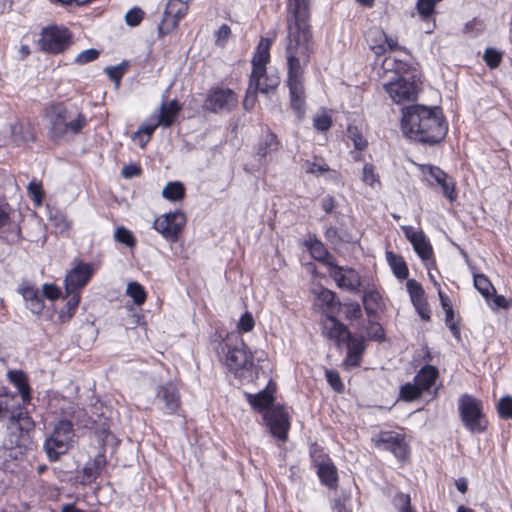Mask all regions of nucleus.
<instances>
[{"label":"nucleus","instance_id":"obj_1","mask_svg":"<svg viewBox=\"0 0 512 512\" xmlns=\"http://www.w3.org/2000/svg\"><path fill=\"white\" fill-rule=\"evenodd\" d=\"M310 0H289L286 45L287 78H303L304 70L314 52V42L308 24Z\"/></svg>","mask_w":512,"mask_h":512},{"label":"nucleus","instance_id":"obj_2","mask_svg":"<svg viewBox=\"0 0 512 512\" xmlns=\"http://www.w3.org/2000/svg\"><path fill=\"white\" fill-rule=\"evenodd\" d=\"M402 129L409 138L427 144L439 143L447 133L440 109L421 105L403 110Z\"/></svg>","mask_w":512,"mask_h":512},{"label":"nucleus","instance_id":"obj_3","mask_svg":"<svg viewBox=\"0 0 512 512\" xmlns=\"http://www.w3.org/2000/svg\"><path fill=\"white\" fill-rule=\"evenodd\" d=\"M47 118L49 136L55 142L77 135L87 124V118L83 113L72 111L61 103L50 107Z\"/></svg>","mask_w":512,"mask_h":512},{"label":"nucleus","instance_id":"obj_4","mask_svg":"<svg viewBox=\"0 0 512 512\" xmlns=\"http://www.w3.org/2000/svg\"><path fill=\"white\" fill-rule=\"evenodd\" d=\"M215 351L220 361L237 376L253 366V355L238 333L228 334L218 342Z\"/></svg>","mask_w":512,"mask_h":512},{"label":"nucleus","instance_id":"obj_5","mask_svg":"<svg viewBox=\"0 0 512 512\" xmlns=\"http://www.w3.org/2000/svg\"><path fill=\"white\" fill-rule=\"evenodd\" d=\"M75 432L73 425L68 420L58 421L44 442V450L50 461H56L72 448Z\"/></svg>","mask_w":512,"mask_h":512},{"label":"nucleus","instance_id":"obj_6","mask_svg":"<svg viewBox=\"0 0 512 512\" xmlns=\"http://www.w3.org/2000/svg\"><path fill=\"white\" fill-rule=\"evenodd\" d=\"M458 409L465 428L471 433H483L487 421L482 411V402L469 394H463L458 401Z\"/></svg>","mask_w":512,"mask_h":512},{"label":"nucleus","instance_id":"obj_7","mask_svg":"<svg viewBox=\"0 0 512 512\" xmlns=\"http://www.w3.org/2000/svg\"><path fill=\"white\" fill-rule=\"evenodd\" d=\"M154 404L163 415H175L181 407V396L173 382L159 385L156 389Z\"/></svg>","mask_w":512,"mask_h":512},{"label":"nucleus","instance_id":"obj_8","mask_svg":"<svg viewBox=\"0 0 512 512\" xmlns=\"http://www.w3.org/2000/svg\"><path fill=\"white\" fill-rule=\"evenodd\" d=\"M420 170L429 185H439L442 189L443 196L450 202H454L457 199L455 181L441 168L429 164H422L420 165Z\"/></svg>","mask_w":512,"mask_h":512},{"label":"nucleus","instance_id":"obj_9","mask_svg":"<svg viewBox=\"0 0 512 512\" xmlns=\"http://www.w3.org/2000/svg\"><path fill=\"white\" fill-rule=\"evenodd\" d=\"M185 222V215L181 211H174L157 217L153 222V228L167 241L175 242Z\"/></svg>","mask_w":512,"mask_h":512},{"label":"nucleus","instance_id":"obj_10","mask_svg":"<svg viewBox=\"0 0 512 512\" xmlns=\"http://www.w3.org/2000/svg\"><path fill=\"white\" fill-rule=\"evenodd\" d=\"M70 33L65 28L48 27L43 29L39 39L41 50L50 54L63 52L69 45Z\"/></svg>","mask_w":512,"mask_h":512},{"label":"nucleus","instance_id":"obj_11","mask_svg":"<svg viewBox=\"0 0 512 512\" xmlns=\"http://www.w3.org/2000/svg\"><path fill=\"white\" fill-rule=\"evenodd\" d=\"M237 103V95L231 89L216 88L207 96L204 107L214 113L229 112Z\"/></svg>","mask_w":512,"mask_h":512},{"label":"nucleus","instance_id":"obj_12","mask_svg":"<svg viewBox=\"0 0 512 512\" xmlns=\"http://www.w3.org/2000/svg\"><path fill=\"white\" fill-rule=\"evenodd\" d=\"M264 420L271 434L281 441L287 440L290 421L288 413L281 406H274L264 414Z\"/></svg>","mask_w":512,"mask_h":512},{"label":"nucleus","instance_id":"obj_13","mask_svg":"<svg viewBox=\"0 0 512 512\" xmlns=\"http://www.w3.org/2000/svg\"><path fill=\"white\" fill-rule=\"evenodd\" d=\"M373 441L377 448L392 452L398 459H404L408 454V447L403 436L396 432H382Z\"/></svg>","mask_w":512,"mask_h":512},{"label":"nucleus","instance_id":"obj_14","mask_svg":"<svg viewBox=\"0 0 512 512\" xmlns=\"http://www.w3.org/2000/svg\"><path fill=\"white\" fill-rule=\"evenodd\" d=\"M93 273L94 270L91 264L78 263L65 277V292L79 293L78 290L82 289L89 282Z\"/></svg>","mask_w":512,"mask_h":512},{"label":"nucleus","instance_id":"obj_15","mask_svg":"<svg viewBox=\"0 0 512 512\" xmlns=\"http://www.w3.org/2000/svg\"><path fill=\"white\" fill-rule=\"evenodd\" d=\"M384 89L389 94L393 102L398 104L405 101H414L417 95L414 82L403 77L396 81L384 84Z\"/></svg>","mask_w":512,"mask_h":512},{"label":"nucleus","instance_id":"obj_16","mask_svg":"<svg viewBox=\"0 0 512 512\" xmlns=\"http://www.w3.org/2000/svg\"><path fill=\"white\" fill-rule=\"evenodd\" d=\"M328 266L331 267L330 275L338 287L350 292L358 291L361 285V278L358 272L352 268L337 266L334 263H328Z\"/></svg>","mask_w":512,"mask_h":512},{"label":"nucleus","instance_id":"obj_17","mask_svg":"<svg viewBox=\"0 0 512 512\" xmlns=\"http://www.w3.org/2000/svg\"><path fill=\"white\" fill-rule=\"evenodd\" d=\"M401 228L417 255L422 260H429L433 255V249L424 232L415 231L411 226H402Z\"/></svg>","mask_w":512,"mask_h":512},{"label":"nucleus","instance_id":"obj_18","mask_svg":"<svg viewBox=\"0 0 512 512\" xmlns=\"http://www.w3.org/2000/svg\"><path fill=\"white\" fill-rule=\"evenodd\" d=\"M406 288L411 298L412 304L414 305L420 317L425 321H429L430 309L421 284L414 279H409L406 282Z\"/></svg>","mask_w":512,"mask_h":512},{"label":"nucleus","instance_id":"obj_19","mask_svg":"<svg viewBox=\"0 0 512 512\" xmlns=\"http://www.w3.org/2000/svg\"><path fill=\"white\" fill-rule=\"evenodd\" d=\"M323 334L330 340L335 341L337 346L346 343L351 338L348 328L335 317L327 315L323 320Z\"/></svg>","mask_w":512,"mask_h":512},{"label":"nucleus","instance_id":"obj_20","mask_svg":"<svg viewBox=\"0 0 512 512\" xmlns=\"http://www.w3.org/2000/svg\"><path fill=\"white\" fill-rule=\"evenodd\" d=\"M290 93V103L298 118L305 114V91L303 78H287Z\"/></svg>","mask_w":512,"mask_h":512},{"label":"nucleus","instance_id":"obj_21","mask_svg":"<svg viewBox=\"0 0 512 512\" xmlns=\"http://www.w3.org/2000/svg\"><path fill=\"white\" fill-rule=\"evenodd\" d=\"M280 83V78L275 73H268L267 70H264L260 75L255 76L254 73H251L249 84L251 89H253L254 93H263L268 94L270 91L275 90Z\"/></svg>","mask_w":512,"mask_h":512},{"label":"nucleus","instance_id":"obj_22","mask_svg":"<svg viewBox=\"0 0 512 512\" xmlns=\"http://www.w3.org/2000/svg\"><path fill=\"white\" fill-rule=\"evenodd\" d=\"M19 293L22 295L26 302L27 308L34 314H39L44 308L43 295L37 288L27 283H23L19 289Z\"/></svg>","mask_w":512,"mask_h":512},{"label":"nucleus","instance_id":"obj_23","mask_svg":"<svg viewBox=\"0 0 512 512\" xmlns=\"http://www.w3.org/2000/svg\"><path fill=\"white\" fill-rule=\"evenodd\" d=\"M276 385L269 381L266 388L257 394H247L249 404L258 411L266 410L274 401Z\"/></svg>","mask_w":512,"mask_h":512},{"label":"nucleus","instance_id":"obj_24","mask_svg":"<svg viewBox=\"0 0 512 512\" xmlns=\"http://www.w3.org/2000/svg\"><path fill=\"white\" fill-rule=\"evenodd\" d=\"M270 41L268 39H261L257 50L252 59V72L254 77L263 73L266 70V64L270 60Z\"/></svg>","mask_w":512,"mask_h":512},{"label":"nucleus","instance_id":"obj_25","mask_svg":"<svg viewBox=\"0 0 512 512\" xmlns=\"http://www.w3.org/2000/svg\"><path fill=\"white\" fill-rule=\"evenodd\" d=\"M106 465V459L103 454H97L94 459L88 462L83 468L81 483L90 484L98 478Z\"/></svg>","mask_w":512,"mask_h":512},{"label":"nucleus","instance_id":"obj_26","mask_svg":"<svg viewBox=\"0 0 512 512\" xmlns=\"http://www.w3.org/2000/svg\"><path fill=\"white\" fill-rule=\"evenodd\" d=\"M369 35L372 37L373 35L379 37L380 41H383V44H377L373 45L372 49L375 52V54L380 55L386 51V47L389 48V50H401L405 53H408V50L404 47L398 46L397 39L393 38L391 36H387L383 30L379 28H373L369 30Z\"/></svg>","mask_w":512,"mask_h":512},{"label":"nucleus","instance_id":"obj_27","mask_svg":"<svg viewBox=\"0 0 512 512\" xmlns=\"http://www.w3.org/2000/svg\"><path fill=\"white\" fill-rule=\"evenodd\" d=\"M19 405L17 394L8 392L0 393V420L9 418L14 421L15 410Z\"/></svg>","mask_w":512,"mask_h":512},{"label":"nucleus","instance_id":"obj_28","mask_svg":"<svg viewBox=\"0 0 512 512\" xmlns=\"http://www.w3.org/2000/svg\"><path fill=\"white\" fill-rule=\"evenodd\" d=\"M438 377V370L432 365H425L414 377V382L424 391H428Z\"/></svg>","mask_w":512,"mask_h":512},{"label":"nucleus","instance_id":"obj_29","mask_svg":"<svg viewBox=\"0 0 512 512\" xmlns=\"http://www.w3.org/2000/svg\"><path fill=\"white\" fill-rule=\"evenodd\" d=\"M317 474L322 484L329 488L337 487V470L331 461L319 463L317 466Z\"/></svg>","mask_w":512,"mask_h":512},{"label":"nucleus","instance_id":"obj_30","mask_svg":"<svg viewBox=\"0 0 512 512\" xmlns=\"http://www.w3.org/2000/svg\"><path fill=\"white\" fill-rule=\"evenodd\" d=\"M8 379L16 386L18 393L20 394L23 404L30 401V389L27 383V379L23 372L18 370H11L7 373Z\"/></svg>","mask_w":512,"mask_h":512},{"label":"nucleus","instance_id":"obj_31","mask_svg":"<svg viewBox=\"0 0 512 512\" xmlns=\"http://www.w3.org/2000/svg\"><path fill=\"white\" fill-rule=\"evenodd\" d=\"M179 111L180 106L176 100L163 103L160 107V113L157 118L158 123L164 127H170Z\"/></svg>","mask_w":512,"mask_h":512},{"label":"nucleus","instance_id":"obj_32","mask_svg":"<svg viewBox=\"0 0 512 512\" xmlns=\"http://www.w3.org/2000/svg\"><path fill=\"white\" fill-rule=\"evenodd\" d=\"M34 421L32 418L28 415L27 412H23L19 410L18 412L15 411V419L14 421L10 420V430H18L20 432L25 433L26 435H29V432L33 430L34 428Z\"/></svg>","mask_w":512,"mask_h":512},{"label":"nucleus","instance_id":"obj_33","mask_svg":"<svg viewBox=\"0 0 512 512\" xmlns=\"http://www.w3.org/2000/svg\"><path fill=\"white\" fill-rule=\"evenodd\" d=\"M382 298L377 291L370 290L363 294V306L366 314L371 317L374 316L381 308Z\"/></svg>","mask_w":512,"mask_h":512},{"label":"nucleus","instance_id":"obj_34","mask_svg":"<svg viewBox=\"0 0 512 512\" xmlns=\"http://www.w3.org/2000/svg\"><path fill=\"white\" fill-rule=\"evenodd\" d=\"M386 257L394 275L397 278L405 279L408 277V268L402 257L395 255L392 252H387Z\"/></svg>","mask_w":512,"mask_h":512},{"label":"nucleus","instance_id":"obj_35","mask_svg":"<svg viewBox=\"0 0 512 512\" xmlns=\"http://www.w3.org/2000/svg\"><path fill=\"white\" fill-rule=\"evenodd\" d=\"M279 142L275 134L271 132H267L258 147V155L261 157H266L271 152L278 150Z\"/></svg>","mask_w":512,"mask_h":512},{"label":"nucleus","instance_id":"obj_36","mask_svg":"<svg viewBox=\"0 0 512 512\" xmlns=\"http://www.w3.org/2000/svg\"><path fill=\"white\" fill-rule=\"evenodd\" d=\"M68 301L65 307L59 312V318L62 322L68 321L75 313V310L80 302L79 293H66Z\"/></svg>","mask_w":512,"mask_h":512},{"label":"nucleus","instance_id":"obj_37","mask_svg":"<svg viewBox=\"0 0 512 512\" xmlns=\"http://www.w3.org/2000/svg\"><path fill=\"white\" fill-rule=\"evenodd\" d=\"M185 188L180 182H170L162 190V196L170 201H177L184 197Z\"/></svg>","mask_w":512,"mask_h":512},{"label":"nucleus","instance_id":"obj_38","mask_svg":"<svg viewBox=\"0 0 512 512\" xmlns=\"http://www.w3.org/2000/svg\"><path fill=\"white\" fill-rule=\"evenodd\" d=\"M474 286L486 300L495 293V288L484 274L474 275Z\"/></svg>","mask_w":512,"mask_h":512},{"label":"nucleus","instance_id":"obj_39","mask_svg":"<svg viewBox=\"0 0 512 512\" xmlns=\"http://www.w3.org/2000/svg\"><path fill=\"white\" fill-rule=\"evenodd\" d=\"M126 294L132 298L133 302L140 306L146 300V291L138 282H130L126 288Z\"/></svg>","mask_w":512,"mask_h":512},{"label":"nucleus","instance_id":"obj_40","mask_svg":"<svg viewBox=\"0 0 512 512\" xmlns=\"http://www.w3.org/2000/svg\"><path fill=\"white\" fill-rule=\"evenodd\" d=\"M309 251L314 259L326 263L327 265L328 263H333L329 260V254L321 241H311L309 245Z\"/></svg>","mask_w":512,"mask_h":512},{"label":"nucleus","instance_id":"obj_41","mask_svg":"<svg viewBox=\"0 0 512 512\" xmlns=\"http://www.w3.org/2000/svg\"><path fill=\"white\" fill-rule=\"evenodd\" d=\"M179 19L172 14H167V11H164L163 18L158 25V33L160 36H164L174 30L179 23Z\"/></svg>","mask_w":512,"mask_h":512},{"label":"nucleus","instance_id":"obj_42","mask_svg":"<svg viewBox=\"0 0 512 512\" xmlns=\"http://www.w3.org/2000/svg\"><path fill=\"white\" fill-rule=\"evenodd\" d=\"M10 431L11 432L9 434V437L5 442V446L9 449H12L14 447H25L28 442L29 435H26L25 433L15 429Z\"/></svg>","mask_w":512,"mask_h":512},{"label":"nucleus","instance_id":"obj_43","mask_svg":"<svg viewBox=\"0 0 512 512\" xmlns=\"http://www.w3.org/2000/svg\"><path fill=\"white\" fill-rule=\"evenodd\" d=\"M165 10L167 11V14H172L180 20L187 13L188 3L182 0H169Z\"/></svg>","mask_w":512,"mask_h":512},{"label":"nucleus","instance_id":"obj_44","mask_svg":"<svg viewBox=\"0 0 512 512\" xmlns=\"http://www.w3.org/2000/svg\"><path fill=\"white\" fill-rule=\"evenodd\" d=\"M423 391L413 381V383H406L400 389V396L405 401H413L418 399L422 395Z\"/></svg>","mask_w":512,"mask_h":512},{"label":"nucleus","instance_id":"obj_45","mask_svg":"<svg viewBox=\"0 0 512 512\" xmlns=\"http://www.w3.org/2000/svg\"><path fill=\"white\" fill-rule=\"evenodd\" d=\"M115 241L124 244L128 247H134L136 245V239L132 232L124 226L117 227L114 232Z\"/></svg>","mask_w":512,"mask_h":512},{"label":"nucleus","instance_id":"obj_46","mask_svg":"<svg viewBox=\"0 0 512 512\" xmlns=\"http://www.w3.org/2000/svg\"><path fill=\"white\" fill-rule=\"evenodd\" d=\"M316 303H321L327 309H331L336 306L335 294L331 290L321 287L316 292Z\"/></svg>","mask_w":512,"mask_h":512},{"label":"nucleus","instance_id":"obj_47","mask_svg":"<svg viewBox=\"0 0 512 512\" xmlns=\"http://www.w3.org/2000/svg\"><path fill=\"white\" fill-rule=\"evenodd\" d=\"M345 344H347V352L360 358L362 357V354L365 350V344L362 338H356L351 335V338L347 339Z\"/></svg>","mask_w":512,"mask_h":512},{"label":"nucleus","instance_id":"obj_48","mask_svg":"<svg viewBox=\"0 0 512 512\" xmlns=\"http://www.w3.org/2000/svg\"><path fill=\"white\" fill-rule=\"evenodd\" d=\"M498 413L503 419H511L512 418V397L505 396L502 397L498 402Z\"/></svg>","mask_w":512,"mask_h":512},{"label":"nucleus","instance_id":"obj_49","mask_svg":"<svg viewBox=\"0 0 512 512\" xmlns=\"http://www.w3.org/2000/svg\"><path fill=\"white\" fill-rule=\"evenodd\" d=\"M483 59L486 64L493 69L499 66L502 54L494 48H487L484 52Z\"/></svg>","mask_w":512,"mask_h":512},{"label":"nucleus","instance_id":"obj_50","mask_svg":"<svg viewBox=\"0 0 512 512\" xmlns=\"http://www.w3.org/2000/svg\"><path fill=\"white\" fill-rule=\"evenodd\" d=\"M445 323L447 327L452 332L453 336L460 340L461 334H460V328L458 321L455 320L454 311L453 309H446L445 311Z\"/></svg>","mask_w":512,"mask_h":512},{"label":"nucleus","instance_id":"obj_51","mask_svg":"<svg viewBox=\"0 0 512 512\" xmlns=\"http://www.w3.org/2000/svg\"><path fill=\"white\" fill-rule=\"evenodd\" d=\"M126 70V64H120L117 66L105 67L104 71L110 80L114 81L117 85L123 77Z\"/></svg>","mask_w":512,"mask_h":512},{"label":"nucleus","instance_id":"obj_52","mask_svg":"<svg viewBox=\"0 0 512 512\" xmlns=\"http://www.w3.org/2000/svg\"><path fill=\"white\" fill-rule=\"evenodd\" d=\"M348 134H349V138L353 141V144L356 149L363 150L366 148L367 141L362 136V134L358 131L357 127L349 126Z\"/></svg>","mask_w":512,"mask_h":512},{"label":"nucleus","instance_id":"obj_53","mask_svg":"<svg viewBox=\"0 0 512 512\" xmlns=\"http://www.w3.org/2000/svg\"><path fill=\"white\" fill-rule=\"evenodd\" d=\"M144 16V12L140 8H132L125 14V21L131 27L138 26Z\"/></svg>","mask_w":512,"mask_h":512},{"label":"nucleus","instance_id":"obj_54","mask_svg":"<svg viewBox=\"0 0 512 512\" xmlns=\"http://www.w3.org/2000/svg\"><path fill=\"white\" fill-rule=\"evenodd\" d=\"M367 336L370 340L381 341L384 339V330L379 323L369 321L367 326Z\"/></svg>","mask_w":512,"mask_h":512},{"label":"nucleus","instance_id":"obj_55","mask_svg":"<svg viewBox=\"0 0 512 512\" xmlns=\"http://www.w3.org/2000/svg\"><path fill=\"white\" fill-rule=\"evenodd\" d=\"M255 326V321L250 312H245L239 319L237 328L240 332H250Z\"/></svg>","mask_w":512,"mask_h":512},{"label":"nucleus","instance_id":"obj_56","mask_svg":"<svg viewBox=\"0 0 512 512\" xmlns=\"http://www.w3.org/2000/svg\"><path fill=\"white\" fill-rule=\"evenodd\" d=\"M325 376H326L327 382L331 385V387L335 391L341 392L344 390V384L342 383L337 371L327 369L325 371Z\"/></svg>","mask_w":512,"mask_h":512},{"label":"nucleus","instance_id":"obj_57","mask_svg":"<svg viewBox=\"0 0 512 512\" xmlns=\"http://www.w3.org/2000/svg\"><path fill=\"white\" fill-rule=\"evenodd\" d=\"M98 56H99V51L97 49H94V48L87 49L77 55V57L75 58V62L78 64H81V65L87 64V63L92 62L95 59H97Z\"/></svg>","mask_w":512,"mask_h":512},{"label":"nucleus","instance_id":"obj_58","mask_svg":"<svg viewBox=\"0 0 512 512\" xmlns=\"http://www.w3.org/2000/svg\"><path fill=\"white\" fill-rule=\"evenodd\" d=\"M362 180L369 186H374V184L378 182V176L376 175L374 166L372 164L364 165Z\"/></svg>","mask_w":512,"mask_h":512},{"label":"nucleus","instance_id":"obj_59","mask_svg":"<svg viewBox=\"0 0 512 512\" xmlns=\"http://www.w3.org/2000/svg\"><path fill=\"white\" fill-rule=\"evenodd\" d=\"M329 171V166L321 161V162H309L306 163V172L314 175H321L324 172Z\"/></svg>","mask_w":512,"mask_h":512},{"label":"nucleus","instance_id":"obj_60","mask_svg":"<svg viewBox=\"0 0 512 512\" xmlns=\"http://www.w3.org/2000/svg\"><path fill=\"white\" fill-rule=\"evenodd\" d=\"M158 126H160L158 121L153 122V123L143 124L137 129V131H135L132 134L131 138H132V140H136V137L139 136L140 134H144L145 136L151 138V136L153 135L154 131L156 130V128Z\"/></svg>","mask_w":512,"mask_h":512},{"label":"nucleus","instance_id":"obj_61","mask_svg":"<svg viewBox=\"0 0 512 512\" xmlns=\"http://www.w3.org/2000/svg\"><path fill=\"white\" fill-rule=\"evenodd\" d=\"M314 127L319 131H326L332 125L331 117L327 114L317 115L314 118Z\"/></svg>","mask_w":512,"mask_h":512},{"label":"nucleus","instance_id":"obj_62","mask_svg":"<svg viewBox=\"0 0 512 512\" xmlns=\"http://www.w3.org/2000/svg\"><path fill=\"white\" fill-rule=\"evenodd\" d=\"M230 34V27L227 24L221 25L218 31L216 32V44L220 47H224L227 43Z\"/></svg>","mask_w":512,"mask_h":512},{"label":"nucleus","instance_id":"obj_63","mask_svg":"<svg viewBox=\"0 0 512 512\" xmlns=\"http://www.w3.org/2000/svg\"><path fill=\"white\" fill-rule=\"evenodd\" d=\"M345 314L348 319H359L362 316V310L359 303L345 304Z\"/></svg>","mask_w":512,"mask_h":512},{"label":"nucleus","instance_id":"obj_64","mask_svg":"<svg viewBox=\"0 0 512 512\" xmlns=\"http://www.w3.org/2000/svg\"><path fill=\"white\" fill-rule=\"evenodd\" d=\"M410 501V496L408 494L397 493L394 497V504L399 509V511L411 507Z\"/></svg>","mask_w":512,"mask_h":512}]
</instances>
